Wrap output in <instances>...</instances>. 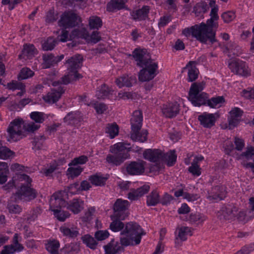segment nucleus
<instances>
[{
	"instance_id": "63",
	"label": "nucleus",
	"mask_w": 254,
	"mask_h": 254,
	"mask_svg": "<svg viewBox=\"0 0 254 254\" xmlns=\"http://www.w3.org/2000/svg\"><path fill=\"white\" fill-rule=\"evenodd\" d=\"M45 137L44 136L36 137L34 138L33 145L36 149H40L42 148Z\"/></svg>"
},
{
	"instance_id": "5",
	"label": "nucleus",
	"mask_w": 254,
	"mask_h": 254,
	"mask_svg": "<svg viewBox=\"0 0 254 254\" xmlns=\"http://www.w3.org/2000/svg\"><path fill=\"white\" fill-rule=\"evenodd\" d=\"M18 177L20 181H25L27 184L26 185H22L20 189L14 194L15 200L29 201L34 199L37 193L35 190L28 186L31 182L30 177L24 174L19 175Z\"/></svg>"
},
{
	"instance_id": "21",
	"label": "nucleus",
	"mask_w": 254,
	"mask_h": 254,
	"mask_svg": "<svg viewBox=\"0 0 254 254\" xmlns=\"http://www.w3.org/2000/svg\"><path fill=\"white\" fill-rule=\"evenodd\" d=\"M144 162L143 161H133L127 165L126 170L128 174L131 175H138L144 171Z\"/></svg>"
},
{
	"instance_id": "39",
	"label": "nucleus",
	"mask_w": 254,
	"mask_h": 254,
	"mask_svg": "<svg viewBox=\"0 0 254 254\" xmlns=\"http://www.w3.org/2000/svg\"><path fill=\"white\" fill-rule=\"evenodd\" d=\"M60 246L58 241L53 240L49 241L46 244V249L51 254H60L59 252Z\"/></svg>"
},
{
	"instance_id": "27",
	"label": "nucleus",
	"mask_w": 254,
	"mask_h": 254,
	"mask_svg": "<svg viewBox=\"0 0 254 254\" xmlns=\"http://www.w3.org/2000/svg\"><path fill=\"white\" fill-rule=\"evenodd\" d=\"M124 247L121 243H119L114 240H112L108 244L104 246L106 254H116L120 252L123 251Z\"/></svg>"
},
{
	"instance_id": "33",
	"label": "nucleus",
	"mask_w": 254,
	"mask_h": 254,
	"mask_svg": "<svg viewBox=\"0 0 254 254\" xmlns=\"http://www.w3.org/2000/svg\"><path fill=\"white\" fill-rule=\"evenodd\" d=\"M140 130H131L130 137L132 140L135 141L144 142L147 140V131L146 130H142L141 132Z\"/></svg>"
},
{
	"instance_id": "3",
	"label": "nucleus",
	"mask_w": 254,
	"mask_h": 254,
	"mask_svg": "<svg viewBox=\"0 0 254 254\" xmlns=\"http://www.w3.org/2000/svg\"><path fill=\"white\" fill-rule=\"evenodd\" d=\"M121 234L126 237H122L120 242L124 246L137 245L140 244L141 237L145 234L141 227L136 222H129L126 224Z\"/></svg>"
},
{
	"instance_id": "55",
	"label": "nucleus",
	"mask_w": 254,
	"mask_h": 254,
	"mask_svg": "<svg viewBox=\"0 0 254 254\" xmlns=\"http://www.w3.org/2000/svg\"><path fill=\"white\" fill-rule=\"evenodd\" d=\"M34 72L30 68L27 67L23 68L20 71L18 78L19 80H23L32 77Z\"/></svg>"
},
{
	"instance_id": "14",
	"label": "nucleus",
	"mask_w": 254,
	"mask_h": 254,
	"mask_svg": "<svg viewBox=\"0 0 254 254\" xmlns=\"http://www.w3.org/2000/svg\"><path fill=\"white\" fill-rule=\"evenodd\" d=\"M64 87L62 86L52 89L46 95L43 97V99L47 103L54 104L59 100L62 95L64 92Z\"/></svg>"
},
{
	"instance_id": "26",
	"label": "nucleus",
	"mask_w": 254,
	"mask_h": 254,
	"mask_svg": "<svg viewBox=\"0 0 254 254\" xmlns=\"http://www.w3.org/2000/svg\"><path fill=\"white\" fill-rule=\"evenodd\" d=\"M116 83L119 88L123 87H131L133 83H136V79L135 76L123 75L116 79Z\"/></svg>"
},
{
	"instance_id": "56",
	"label": "nucleus",
	"mask_w": 254,
	"mask_h": 254,
	"mask_svg": "<svg viewBox=\"0 0 254 254\" xmlns=\"http://www.w3.org/2000/svg\"><path fill=\"white\" fill-rule=\"evenodd\" d=\"M13 152L5 146H3L0 141V159H6L11 156Z\"/></svg>"
},
{
	"instance_id": "4",
	"label": "nucleus",
	"mask_w": 254,
	"mask_h": 254,
	"mask_svg": "<svg viewBox=\"0 0 254 254\" xmlns=\"http://www.w3.org/2000/svg\"><path fill=\"white\" fill-rule=\"evenodd\" d=\"M126 144L118 142L110 147V151L113 154H109L106 157V161L110 164L119 166L121 165L129 156L127 152V149L129 147L126 146Z\"/></svg>"
},
{
	"instance_id": "45",
	"label": "nucleus",
	"mask_w": 254,
	"mask_h": 254,
	"mask_svg": "<svg viewBox=\"0 0 254 254\" xmlns=\"http://www.w3.org/2000/svg\"><path fill=\"white\" fill-rule=\"evenodd\" d=\"M209 9V6L204 2L197 3L193 8V11L197 16L207 12Z\"/></svg>"
},
{
	"instance_id": "57",
	"label": "nucleus",
	"mask_w": 254,
	"mask_h": 254,
	"mask_svg": "<svg viewBox=\"0 0 254 254\" xmlns=\"http://www.w3.org/2000/svg\"><path fill=\"white\" fill-rule=\"evenodd\" d=\"M83 171V168L80 166L69 167L67 170V175L72 178L78 176Z\"/></svg>"
},
{
	"instance_id": "62",
	"label": "nucleus",
	"mask_w": 254,
	"mask_h": 254,
	"mask_svg": "<svg viewBox=\"0 0 254 254\" xmlns=\"http://www.w3.org/2000/svg\"><path fill=\"white\" fill-rule=\"evenodd\" d=\"M30 118L37 123H42L44 121L43 113L39 112H33L30 114Z\"/></svg>"
},
{
	"instance_id": "47",
	"label": "nucleus",
	"mask_w": 254,
	"mask_h": 254,
	"mask_svg": "<svg viewBox=\"0 0 254 254\" xmlns=\"http://www.w3.org/2000/svg\"><path fill=\"white\" fill-rule=\"evenodd\" d=\"M83 243L91 249H96L97 242L96 240L89 235H85L81 237Z\"/></svg>"
},
{
	"instance_id": "15",
	"label": "nucleus",
	"mask_w": 254,
	"mask_h": 254,
	"mask_svg": "<svg viewBox=\"0 0 254 254\" xmlns=\"http://www.w3.org/2000/svg\"><path fill=\"white\" fill-rule=\"evenodd\" d=\"M238 208L233 204H228L221 209L220 219L232 220L238 214Z\"/></svg>"
},
{
	"instance_id": "7",
	"label": "nucleus",
	"mask_w": 254,
	"mask_h": 254,
	"mask_svg": "<svg viewBox=\"0 0 254 254\" xmlns=\"http://www.w3.org/2000/svg\"><path fill=\"white\" fill-rule=\"evenodd\" d=\"M22 126L23 127V121L22 119L14 120L10 123L7 129L8 141L15 142L21 138Z\"/></svg>"
},
{
	"instance_id": "51",
	"label": "nucleus",
	"mask_w": 254,
	"mask_h": 254,
	"mask_svg": "<svg viewBox=\"0 0 254 254\" xmlns=\"http://www.w3.org/2000/svg\"><path fill=\"white\" fill-rule=\"evenodd\" d=\"M55 217L60 221L64 222L65 219L68 218L70 214L67 211H64L62 209H55L53 210Z\"/></svg>"
},
{
	"instance_id": "8",
	"label": "nucleus",
	"mask_w": 254,
	"mask_h": 254,
	"mask_svg": "<svg viewBox=\"0 0 254 254\" xmlns=\"http://www.w3.org/2000/svg\"><path fill=\"white\" fill-rule=\"evenodd\" d=\"M79 20V16L72 11H65L61 16L58 21L59 25L64 29L76 26Z\"/></svg>"
},
{
	"instance_id": "23",
	"label": "nucleus",
	"mask_w": 254,
	"mask_h": 254,
	"mask_svg": "<svg viewBox=\"0 0 254 254\" xmlns=\"http://www.w3.org/2000/svg\"><path fill=\"white\" fill-rule=\"evenodd\" d=\"M143 155L144 159L153 162L162 160L163 158V152L159 149H146Z\"/></svg>"
},
{
	"instance_id": "20",
	"label": "nucleus",
	"mask_w": 254,
	"mask_h": 254,
	"mask_svg": "<svg viewBox=\"0 0 254 254\" xmlns=\"http://www.w3.org/2000/svg\"><path fill=\"white\" fill-rule=\"evenodd\" d=\"M198 120L204 127L210 128L214 126L216 118L214 114L205 112L198 116Z\"/></svg>"
},
{
	"instance_id": "43",
	"label": "nucleus",
	"mask_w": 254,
	"mask_h": 254,
	"mask_svg": "<svg viewBox=\"0 0 254 254\" xmlns=\"http://www.w3.org/2000/svg\"><path fill=\"white\" fill-rule=\"evenodd\" d=\"M8 167L5 162H0V184H3L7 181Z\"/></svg>"
},
{
	"instance_id": "30",
	"label": "nucleus",
	"mask_w": 254,
	"mask_h": 254,
	"mask_svg": "<svg viewBox=\"0 0 254 254\" xmlns=\"http://www.w3.org/2000/svg\"><path fill=\"white\" fill-rule=\"evenodd\" d=\"M243 112L239 108H235L230 112V118L229 124L231 127H236L239 122Z\"/></svg>"
},
{
	"instance_id": "48",
	"label": "nucleus",
	"mask_w": 254,
	"mask_h": 254,
	"mask_svg": "<svg viewBox=\"0 0 254 254\" xmlns=\"http://www.w3.org/2000/svg\"><path fill=\"white\" fill-rule=\"evenodd\" d=\"M226 50L234 56H239L241 53L240 48L233 42H229L225 45Z\"/></svg>"
},
{
	"instance_id": "46",
	"label": "nucleus",
	"mask_w": 254,
	"mask_h": 254,
	"mask_svg": "<svg viewBox=\"0 0 254 254\" xmlns=\"http://www.w3.org/2000/svg\"><path fill=\"white\" fill-rule=\"evenodd\" d=\"M89 26L91 29H99L102 26L101 19L97 16H92L89 19Z\"/></svg>"
},
{
	"instance_id": "16",
	"label": "nucleus",
	"mask_w": 254,
	"mask_h": 254,
	"mask_svg": "<svg viewBox=\"0 0 254 254\" xmlns=\"http://www.w3.org/2000/svg\"><path fill=\"white\" fill-rule=\"evenodd\" d=\"M205 26L204 25H198L197 24L191 26L190 28H187L183 30V34L186 36L190 35V34L192 36L195 37L197 40L199 41L201 43H204V38L202 36L201 31L202 29L201 26Z\"/></svg>"
},
{
	"instance_id": "18",
	"label": "nucleus",
	"mask_w": 254,
	"mask_h": 254,
	"mask_svg": "<svg viewBox=\"0 0 254 254\" xmlns=\"http://www.w3.org/2000/svg\"><path fill=\"white\" fill-rule=\"evenodd\" d=\"M64 122L68 125L79 126L83 121L82 114L79 111L68 113L64 119Z\"/></svg>"
},
{
	"instance_id": "25",
	"label": "nucleus",
	"mask_w": 254,
	"mask_h": 254,
	"mask_svg": "<svg viewBox=\"0 0 254 254\" xmlns=\"http://www.w3.org/2000/svg\"><path fill=\"white\" fill-rule=\"evenodd\" d=\"M50 205V208L53 211V209H61L62 207L66 206L67 202L61 197L60 193H55L51 196Z\"/></svg>"
},
{
	"instance_id": "12",
	"label": "nucleus",
	"mask_w": 254,
	"mask_h": 254,
	"mask_svg": "<svg viewBox=\"0 0 254 254\" xmlns=\"http://www.w3.org/2000/svg\"><path fill=\"white\" fill-rule=\"evenodd\" d=\"M226 194L225 187L222 185L213 187L208 191L207 198L212 202H217L223 199Z\"/></svg>"
},
{
	"instance_id": "36",
	"label": "nucleus",
	"mask_w": 254,
	"mask_h": 254,
	"mask_svg": "<svg viewBox=\"0 0 254 254\" xmlns=\"http://www.w3.org/2000/svg\"><path fill=\"white\" fill-rule=\"evenodd\" d=\"M113 91L111 90L108 86L103 84L96 91V96L98 99H105L109 98L110 95L112 94Z\"/></svg>"
},
{
	"instance_id": "28",
	"label": "nucleus",
	"mask_w": 254,
	"mask_h": 254,
	"mask_svg": "<svg viewBox=\"0 0 254 254\" xmlns=\"http://www.w3.org/2000/svg\"><path fill=\"white\" fill-rule=\"evenodd\" d=\"M149 12V7L143 6L141 8L133 11L131 15L134 20L141 21L148 17Z\"/></svg>"
},
{
	"instance_id": "49",
	"label": "nucleus",
	"mask_w": 254,
	"mask_h": 254,
	"mask_svg": "<svg viewBox=\"0 0 254 254\" xmlns=\"http://www.w3.org/2000/svg\"><path fill=\"white\" fill-rule=\"evenodd\" d=\"M178 237L181 240L183 241H185L187 239V235L190 234L191 235V228L187 226H183L178 229Z\"/></svg>"
},
{
	"instance_id": "11",
	"label": "nucleus",
	"mask_w": 254,
	"mask_h": 254,
	"mask_svg": "<svg viewBox=\"0 0 254 254\" xmlns=\"http://www.w3.org/2000/svg\"><path fill=\"white\" fill-rule=\"evenodd\" d=\"M229 68L231 71L243 76H247L250 74V71L246 63L241 60H234L229 64Z\"/></svg>"
},
{
	"instance_id": "9",
	"label": "nucleus",
	"mask_w": 254,
	"mask_h": 254,
	"mask_svg": "<svg viewBox=\"0 0 254 254\" xmlns=\"http://www.w3.org/2000/svg\"><path fill=\"white\" fill-rule=\"evenodd\" d=\"M138 73V79L140 81L145 82L152 80L157 74L158 64L154 62L142 67Z\"/></svg>"
},
{
	"instance_id": "17",
	"label": "nucleus",
	"mask_w": 254,
	"mask_h": 254,
	"mask_svg": "<svg viewBox=\"0 0 254 254\" xmlns=\"http://www.w3.org/2000/svg\"><path fill=\"white\" fill-rule=\"evenodd\" d=\"M18 234L15 233L13 237V244L4 246L3 250L0 253V254H12L15 252L22 251L24 247L18 243Z\"/></svg>"
},
{
	"instance_id": "53",
	"label": "nucleus",
	"mask_w": 254,
	"mask_h": 254,
	"mask_svg": "<svg viewBox=\"0 0 254 254\" xmlns=\"http://www.w3.org/2000/svg\"><path fill=\"white\" fill-rule=\"evenodd\" d=\"M42 209L39 207H36L33 208L30 212V214H28L26 219L28 222H33L35 221L38 218V216L42 213Z\"/></svg>"
},
{
	"instance_id": "19",
	"label": "nucleus",
	"mask_w": 254,
	"mask_h": 254,
	"mask_svg": "<svg viewBox=\"0 0 254 254\" xmlns=\"http://www.w3.org/2000/svg\"><path fill=\"white\" fill-rule=\"evenodd\" d=\"M180 107L177 102L164 105L162 109V113L167 118H174L179 113Z\"/></svg>"
},
{
	"instance_id": "61",
	"label": "nucleus",
	"mask_w": 254,
	"mask_h": 254,
	"mask_svg": "<svg viewBox=\"0 0 254 254\" xmlns=\"http://www.w3.org/2000/svg\"><path fill=\"white\" fill-rule=\"evenodd\" d=\"M88 157L85 155H82L74 158L69 164V166H76L78 164H84L88 161Z\"/></svg>"
},
{
	"instance_id": "2",
	"label": "nucleus",
	"mask_w": 254,
	"mask_h": 254,
	"mask_svg": "<svg viewBox=\"0 0 254 254\" xmlns=\"http://www.w3.org/2000/svg\"><path fill=\"white\" fill-rule=\"evenodd\" d=\"M82 61V57L79 54L74 55L66 60L67 74L61 78V81H54L52 85L54 86H58L60 83L66 85L82 78V76L78 72V70L81 67Z\"/></svg>"
},
{
	"instance_id": "31",
	"label": "nucleus",
	"mask_w": 254,
	"mask_h": 254,
	"mask_svg": "<svg viewBox=\"0 0 254 254\" xmlns=\"http://www.w3.org/2000/svg\"><path fill=\"white\" fill-rule=\"evenodd\" d=\"M127 0H111L108 3L107 10L108 11H116L125 7Z\"/></svg>"
},
{
	"instance_id": "38",
	"label": "nucleus",
	"mask_w": 254,
	"mask_h": 254,
	"mask_svg": "<svg viewBox=\"0 0 254 254\" xmlns=\"http://www.w3.org/2000/svg\"><path fill=\"white\" fill-rule=\"evenodd\" d=\"M112 222L110 225V229L113 232H119L124 229V224L121 221L122 219L115 216H111Z\"/></svg>"
},
{
	"instance_id": "58",
	"label": "nucleus",
	"mask_w": 254,
	"mask_h": 254,
	"mask_svg": "<svg viewBox=\"0 0 254 254\" xmlns=\"http://www.w3.org/2000/svg\"><path fill=\"white\" fill-rule=\"evenodd\" d=\"M189 171L194 176H199L201 175V168L199 166L192 162L191 166L189 168Z\"/></svg>"
},
{
	"instance_id": "35",
	"label": "nucleus",
	"mask_w": 254,
	"mask_h": 254,
	"mask_svg": "<svg viewBox=\"0 0 254 254\" xmlns=\"http://www.w3.org/2000/svg\"><path fill=\"white\" fill-rule=\"evenodd\" d=\"M36 53V50L33 45H25L24 46L22 54L19 56V58L31 59Z\"/></svg>"
},
{
	"instance_id": "1",
	"label": "nucleus",
	"mask_w": 254,
	"mask_h": 254,
	"mask_svg": "<svg viewBox=\"0 0 254 254\" xmlns=\"http://www.w3.org/2000/svg\"><path fill=\"white\" fill-rule=\"evenodd\" d=\"M204 86V84L203 82H195L192 84L188 97L191 104L194 106L199 107L205 105L207 102V105L211 108L219 107L220 104L224 102L223 97L217 96L208 99V95L206 93H200L203 90Z\"/></svg>"
},
{
	"instance_id": "40",
	"label": "nucleus",
	"mask_w": 254,
	"mask_h": 254,
	"mask_svg": "<svg viewBox=\"0 0 254 254\" xmlns=\"http://www.w3.org/2000/svg\"><path fill=\"white\" fill-rule=\"evenodd\" d=\"M176 159L177 155L175 150H170L165 154L163 153L162 160L166 161L168 166H173L176 161Z\"/></svg>"
},
{
	"instance_id": "6",
	"label": "nucleus",
	"mask_w": 254,
	"mask_h": 254,
	"mask_svg": "<svg viewBox=\"0 0 254 254\" xmlns=\"http://www.w3.org/2000/svg\"><path fill=\"white\" fill-rule=\"evenodd\" d=\"M217 20L218 19L211 17L207 20L206 24L202 22L198 25H202L203 24L205 26H204V27L202 26L201 27L203 29V30L201 31V33L202 36H203L205 39L204 43H206L208 40L211 44L216 41V39H215L216 32L213 29H216L218 27V22L215 21Z\"/></svg>"
},
{
	"instance_id": "13",
	"label": "nucleus",
	"mask_w": 254,
	"mask_h": 254,
	"mask_svg": "<svg viewBox=\"0 0 254 254\" xmlns=\"http://www.w3.org/2000/svg\"><path fill=\"white\" fill-rule=\"evenodd\" d=\"M129 206V203L127 200L118 199L114 205V214L113 216L124 220L127 216L125 212Z\"/></svg>"
},
{
	"instance_id": "10",
	"label": "nucleus",
	"mask_w": 254,
	"mask_h": 254,
	"mask_svg": "<svg viewBox=\"0 0 254 254\" xmlns=\"http://www.w3.org/2000/svg\"><path fill=\"white\" fill-rule=\"evenodd\" d=\"M132 56L136 62V65L139 67H144L146 65L154 63L151 59L146 50L135 49L132 52Z\"/></svg>"
},
{
	"instance_id": "37",
	"label": "nucleus",
	"mask_w": 254,
	"mask_h": 254,
	"mask_svg": "<svg viewBox=\"0 0 254 254\" xmlns=\"http://www.w3.org/2000/svg\"><path fill=\"white\" fill-rule=\"evenodd\" d=\"M160 200L159 193L156 190H153L146 196V204L148 206L156 205Z\"/></svg>"
},
{
	"instance_id": "34",
	"label": "nucleus",
	"mask_w": 254,
	"mask_h": 254,
	"mask_svg": "<svg viewBox=\"0 0 254 254\" xmlns=\"http://www.w3.org/2000/svg\"><path fill=\"white\" fill-rule=\"evenodd\" d=\"M193 62H190L185 67V68L188 69V81L192 82L195 80L198 77V70L196 67L192 64Z\"/></svg>"
},
{
	"instance_id": "24",
	"label": "nucleus",
	"mask_w": 254,
	"mask_h": 254,
	"mask_svg": "<svg viewBox=\"0 0 254 254\" xmlns=\"http://www.w3.org/2000/svg\"><path fill=\"white\" fill-rule=\"evenodd\" d=\"M143 121L142 112L140 110H136L132 113L130 119L131 128L132 130H140Z\"/></svg>"
},
{
	"instance_id": "64",
	"label": "nucleus",
	"mask_w": 254,
	"mask_h": 254,
	"mask_svg": "<svg viewBox=\"0 0 254 254\" xmlns=\"http://www.w3.org/2000/svg\"><path fill=\"white\" fill-rule=\"evenodd\" d=\"M40 127V125L33 122L24 123L23 122V128L28 132H34Z\"/></svg>"
},
{
	"instance_id": "32",
	"label": "nucleus",
	"mask_w": 254,
	"mask_h": 254,
	"mask_svg": "<svg viewBox=\"0 0 254 254\" xmlns=\"http://www.w3.org/2000/svg\"><path fill=\"white\" fill-rule=\"evenodd\" d=\"M67 208L74 214H78L83 208V201L79 199H73L67 203Z\"/></svg>"
},
{
	"instance_id": "52",
	"label": "nucleus",
	"mask_w": 254,
	"mask_h": 254,
	"mask_svg": "<svg viewBox=\"0 0 254 254\" xmlns=\"http://www.w3.org/2000/svg\"><path fill=\"white\" fill-rule=\"evenodd\" d=\"M60 229L64 235L68 237H75L78 234V231L73 228H69L65 226H62Z\"/></svg>"
},
{
	"instance_id": "41",
	"label": "nucleus",
	"mask_w": 254,
	"mask_h": 254,
	"mask_svg": "<svg viewBox=\"0 0 254 254\" xmlns=\"http://www.w3.org/2000/svg\"><path fill=\"white\" fill-rule=\"evenodd\" d=\"M107 178L103 177L100 174H96L91 176L89 177V181L91 183L96 186H102L105 184Z\"/></svg>"
},
{
	"instance_id": "54",
	"label": "nucleus",
	"mask_w": 254,
	"mask_h": 254,
	"mask_svg": "<svg viewBox=\"0 0 254 254\" xmlns=\"http://www.w3.org/2000/svg\"><path fill=\"white\" fill-rule=\"evenodd\" d=\"M206 219V217L204 215L196 213H191L189 220L191 223H200L204 222Z\"/></svg>"
},
{
	"instance_id": "29",
	"label": "nucleus",
	"mask_w": 254,
	"mask_h": 254,
	"mask_svg": "<svg viewBox=\"0 0 254 254\" xmlns=\"http://www.w3.org/2000/svg\"><path fill=\"white\" fill-rule=\"evenodd\" d=\"M46 68H50L58 63L61 61L64 58V55H61L60 56L55 57L51 54H45L43 56Z\"/></svg>"
},
{
	"instance_id": "42",
	"label": "nucleus",
	"mask_w": 254,
	"mask_h": 254,
	"mask_svg": "<svg viewBox=\"0 0 254 254\" xmlns=\"http://www.w3.org/2000/svg\"><path fill=\"white\" fill-rule=\"evenodd\" d=\"M105 132L109 135L111 138H114L118 135L119 127L115 124H109L105 128Z\"/></svg>"
},
{
	"instance_id": "60",
	"label": "nucleus",
	"mask_w": 254,
	"mask_h": 254,
	"mask_svg": "<svg viewBox=\"0 0 254 254\" xmlns=\"http://www.w3.org/2000/svg\"><path fill=\"white\" fill-rule=\"evenodd\" d=\"M6 87L8 89L14 90L16 89H24L25 86L21 82L12 81L11 82L8 83L6 85Z\"/></svg>"
},
{
	"instance_id": "59",
	"label": "nucleus",
	"mask_w": 254,
	"mask_h": 254,
	"mask_svg": "<svg viewBox=\"0 0 254 254\" xmlns=\"http://www.w3.org/2000/svg\"><path fill=\"white\" fill-rule=\"evenodd\" d=\"M221 17L225 23H229L235 19L236 15L233 11H229L223 12L221 14Z\"/></svg>"
},
{
	"instance_id": "50",
	"label": "nucleus",
	"mask_w": 254,
	"mask_h": 254,
	"mask_svg": "<svg viewBox=\"0 0 254 254\" xmlns=\"http://www.w3.org/2000/svg\"><path fill=\"white\" fill-rule=\"evenodd\" d=\"M57 44V41L55 38L50 37L43 43L42 48L44 51H51L55 48Z\"/></svg>"
},
{
	"instance_id": "44",
	"label": "nucleus",
	"mask_w": 254,
	"mask_h": 254,
	"mask_svg": "<svg viewBox=\"0 0 254 254\" xmlns=\"http://www.w3.org/2000/svg\"><path fill=\"white\" fill-rule=\"evenodd\" d=\"M70 37L80 38L87 40L89 38V34L85 28L76 29L72 31Z\"/></svg>"
},
{
	"instance_id": "22",
	"label": "nucleus",
	"mask_w": 254,
	"mask_h": 254,
	"mask_svg": "<svg viewBox=\"0 0 254 254\" xmlns=\"http://www.w3.org/2000/svg\"><path fill=\"white\" fill-rule=\"evenodd\" d=\"M150 187L148 185H144L137 189H131L128 193L127 198L131 201L136 200L139 197L147 193Z\"/></svg>"
}]
</instances>
